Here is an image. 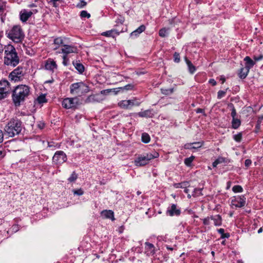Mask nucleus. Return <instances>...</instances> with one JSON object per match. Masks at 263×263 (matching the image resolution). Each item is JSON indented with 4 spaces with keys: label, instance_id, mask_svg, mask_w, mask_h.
Returning a JSON list of instances; mask_svg holds the SVG:
<instances>
[{
    "label": "nucleus",
    "instance_id": "obj_46",
    "mask_svg": "<svg viewBox=\"0 0 263 263\" xmlns=\"http://www.w3.org/2000/svg\"><path fill=\"white\" fill-rule=\"evenodd\" d=\"M211 218H210V216H208L203 219V223L205 226L210 225L211 223Z\"/></svg>",
    "mask_w": 263,
    "mask_h": 263
},
{
    "label": "nucleus",
    "instance_id": "obj_45",
    "mask_svg": "<svg viewBox=\"0 0 263 263\" xmlns=\"http://www.w3.org/2000/svg\"><path fill=\"white\" fill-rule=\"evenodd\" d=\"M234 138V139L236 141V142H240V141L241 140V139H242V134L241 133H238L236 135H235L233 137Z\"/></svg>",
    "mask_w": 263,
    "mask_h": 263
},
{
    "label": "nucleus",
    "instance_id": "obj_33",
    "mask_svg": "<svg viewBox=\"0 0 263 263\" xmlns=\"http://www.w3.org/2000/svg\"><path fill=\"white\" fill-rule=\"evenodd\" d=\"M142 141L145 143H147L150 141V137L147 133H143L141 137Z\"/></svg>",
    "mask_w": 263,
    "mask_h": 263
},
{
    "label": "nucleus",
    "instance_id": "obj_57",
    "mask_svg": "<svg viewBox=\"0 0 263 263\" xmlns=\"http://www.w3.org/2000/svg\"><path fill=\"white\" fill-rule=\"evenodd\" d=\"M209 82V83L211 84L213 86H215L216 85V82L214 79H210Z\"/></svg>",
    "mask_w": 263,
    "mask_h": 263
},
{
    "label": "nucleus",
    "instance_id": "obj_5",
    "mask_svg": "<svg viewBox=\"0 0 263 263\" xmlns=\"http://www.w3.org/2000/svg\"><path fill=\"white\" fill-rule=\"evenodd\" d=\"M7 34L9 39L17 43L21 42L25 36L21 26L17 25L14 26Z\"/></svg>",
    "mask_w": 263,
    "mask_h": 263
},
{
    "label": "nucleus",
    "instance_id": "obj_49",
    "mask_svg": "<svg viewBox=\"0 0 263 263\" xmlns=\"http://www.w3.org/2000/svg\"><path fill=\"white\" fill-rule=\"evenodd\" d=\"M73 193L74 195H77L79 196L82 195L84 194V192L81 189L73 190Z\"/></svg>",
    "mask_w": 263,
    "mask_h": 263
},
{
    "label": "nucleus",
    "instance_id": "obj_56",
    "mask_svg": "<svg viewBox=\"0 0 263 263\" xmlns=\"http://www.w3.org/2000/svg\"><path fill=\"white\" fill-rule=\"evenodd\" d=\"M6 153L4 151H0V160L2 159L5 156Z\"/></svg>",
    "mask_w": 263,
    "mask_h": 263
},
{
    "label": "nucleus",
    "instance_id": "obj_35",
    "mask_svg": "<svg viewBox=\"0 0 263 263\" xmlns=\"http://www.w3.org/2000/svg\"><path fill=\"white\" fill-rule=\"evenodd\" d=\"M169 29L163 28L159 30V34L161 37L166 36L168 33Z\"/></svg>",
    "mask_w": 263,
    "mask_h": 263
},
{
    "label": "nucleus",
    "instance_id": "obj_11",
    "mask_svg": "<svg viewBox=\"0 0 263 263\" xmlns=\"http://www.w3.org/2000/svg\"><path fill=\"white\" fill-rule=\"evenodd\" d=\"M78 102V99L77 97L67 98L63 100L62 104L64 108L70 109L76 107Z\"/></svg>",
    "mask_w": 263,
    "mask_h": 263
},
{
    "label": "nucleus",
    "instance_id": "obj_22",
    "mask_svg": "<svg viewBox=\"0 0 263 263\" xmlns=\"http://www.w3.org/2000/svg\"><path fill=\"white\" fill-rule=\"evenodd\" d=\"M130 104L129 103L128 100H122L120 101L118 103V105L122 108L128 109H130Z\"/></svg>",
    "mask_w": 263,
    "mask_h": 263
},
{
    "label": "nucleus",
    "instance_id": "obj_6",
    "mask_svg": "<svg viewBox=\"0 0 263 263\" xmlns=\"http://www.w3.org/2000/svg\"><path fill=\"white\" fill-rule=\"evenodd\" d=\"M70 89V93L76 96H81L89 91V87L82 82L72 84Z\"/></svg>",
    "mask_w": 263,
    "mask_h": 263
},
{
    "label": "nucleus",
    "instance_id": "obj_44",
    "mask_svg": "<svg viewBox=\"0 0 263 263\" xmlns=\"http://www.w3.org/2000/svg\"><path fill=\"white\" fill-rule=\"evenodd\" d=\"M80 16L81 17H87L89 18L90 14L85 10H83L81 12Z\"/></svg>",
    "mask_w": 263,
    "mask_h": 263
},
{
    "label": "nucleus",
    "instance_id": "obj_64",
    "mask_svg": "<svg viewBox=\"0 0 263 263\" xmlns=\"http://www.w3.org/2000/svg\"><path fill=\"white\" fill-rule=\"evenodd\" d=\"M196 112H197V113H201V112H203V109H201V108H198V109H197Z\"/></svg>",
    "mask_w": 263,
    "mask_h": 263
},
{
    "label": "nucleus",
    "instance_id": "obj_23",
    "mask_svg": "<svg viewBox=\"0 0 263 263\" xmlns=\"http://www.w3.org/2000/svg\"><path fill=\"white\" fill-rule=\"evenodd\" d=\"M138 115L140 117H152V114L151 110H146L143 111H140L138 113Z\"/></svg>",
    "mask_w": 263,
    "mask_h": 263
},
{
    "label": "nucleus",
    "instance_id": "obj_58",
    "mask_svg": "<svg viewBox=\"0 0 263 263\" xmlns=\"http://www.w3.org/2000/svg\"><path fill=\"white\" fill-rule=\"evenodd\" d=\"M3 138H4L3 132L2 130L0 129V143L3 142Z\"/></svg>",
    "mask_w": 263,
    "mask_h": 263
},
{
    "label": "nucleus",
    "instance_id": "obj_47",
    "mask_svg": "<svg viewBox=\"0 0 263 263\" xmlns=\"http://www.w3.org/2000/svg\"><path fill=\"white\" fill-rule=\"evenodd\" d=\"M174 61L176 63H179L180 61V55L177 52H175L174 54Z\"/></svg>",
    "mask_w": 263,
    "mask_h": 263
},
{
    "label": "nucleus",
    "instance_id": "obj_27",
    "mask_svg": "<svg viewBox=\"0 0 263 263\" xmlns=\"http://www.w3.org/2000/svg\"><path fill=\"white\" fill-rule=\"evenodd\" d=\"M134 88V85L132 84H128L123 87L117 88V89L121 90L122 91L132 90Z\"/></svg>",
    "mask_w": 263,
    "mask_h": 263
},
{
    "label": "nucleus",
    "instance_id": "obj_52",
    "mask_svg": "<svg viewBox=\"0 0 263 263\" xmlns=\"http://www.w3.org/2000/svg\"><path fill=\"white\" fill-rule=\"evenodd\" d=\"M6 5L4 4L0 5V13L2 14L4 12V10L5 9Z\"/></svg>",
    "mask_w": 263,
    "mask_h": 263
},
{
    "label": "nucleus",
    "instance_id": "obj_40",
    "mask_svg": "<svg viewBox=\"0 0 263 263\" xmlns=\"http://www.w3.org/2000/svg\"><path fill=\"white\" fill-rule=\"evenodd\" d=\"M202 195V189L199 188H196L194 190L192 193V196L194 197L199 196Z\"/></svg>",
    "mask_w": 263,
    "mask_h": 263
},
{
    "label": "nucleus",
    "instance_id": "obj_63",
    "mask_svg": "<svg viewBox=\"0 0 263 263\" xmlns=\"http://www.w3.org/2000/svg\"><path fill=\"white\" fill-rule=\"evenodd\" d=\"M218 164V163L217 162V161L215 160L214 162H213L212 165L214 167H215L217 166V165Z\"/></svg>",
    "mask_w": 263,
    "mask_h": 263
},
{
    "label": "nucleus",
    "instance_id": "obj_24",
    "mask_svg": "<svg viewBox=\"0 0 263 263\" xmlns=\"http://www.w3.org/2000/svg\"><path fill=\"white\" fill-rule=\"evenodd\" d=\"M186 63L188 66L189 71L191 73L193 74L196 70L195 67L193 65L192 62L187 60L186 58H185Z\"/></svg>",
    "mask_w": 263,
    "mask_h": 263
},
{
    "label": "nucleus",
    "instance_id": "obj_10",
    "mask_svg": "<svg viewBox=\"0 0 263 263\" xmlns=\"http://www.w3.org/2000/svg\"><path fill=\"white\" fill-rule=\"evenodd\" d=\"M166 214L171 217L179 216L181 214V209L176 204H171L167 208Z\"/></svg>",
    "mask_w": 263,
    "mask_h": 263
},
{
    "label": "nucleus",
    "instance_id": "obj_8",
    "mask_svg": "<svg viewBox=\"0 0 263 263\" xmlns=\"http://www.w3.org/2000/svg\"><path fill=\"white\" fill-rule=\"evenodd\" d=\"M10 90L9 83L7 80L0 81V100L6 97Z\"/></svg>",
    "mask_w": 263,
    "mask_h": 263
},
{
    "label": "nucleus",
    "instance_id": "obj_55",
    "mask_svg": "<svg viewBox=\"0 0 263 263\" xmlns=\"http://www.w3.org/2000/svg\"><path fill=\"white\" fill-rule=\"evenodd\" d=\"M251 162H251V160H250V159H246L245 160V166H247V167L250 166L251 165Z\"/></svg>",
    "mask_w": 263,
    "mask_h": 263
},
{
    "label": "nucleus",
    "instance_id": "obj_3",
    "mask_svg": "<svg viewBox=\"0 0 263 263\" xmlns=\"http://www.w3.org/2000/svg\"><path fill=\"white\" fill-rule=\"evenodd\" d=\"M22 129V122L17 119H12L5 126L6 134L10 137L18 135Z\"/></svg>",
    "mask_w": 263,
    "mask_h": 263
},
{
    "label": "nucleus",
    "instance_id": "obj_16",
    "mask_svg": "<svg viewBox=\"0 0 263 263\" xmlns=\"http://www.w3.org/2000/svg\"><path fill=\"white\" fill-rule=\"evenodd\" d=\"M145 253L147 256H152L155 253V247L151 243L145 242Z\"/></svg>",
    "mask_w": 263,
    "mask_h": 263
},
{
    "label": "nucleus",
    "instance_id": "obj_42",
    "mask_svg": "<svg viewBox=\"0 0 263 263\" xmlns=\"http://www.w3.org/2000/svg\"><path fill=\"white\" fill-rule=\"evenodd\" d=\"M229 107L231 108V111H231V116H232V118H236L237 113H236V109L234 106V105L232 103H230V104H229Z\"/></svg>",
    "mask_w": 263,
    "mask_h": 263
},
{
    "label": "nucleus",
    "instance_id": "obj_28",
    "mask_svg": "<svg viewBox=\"0 0 263 263\" xmlns=\"http://www.w3.org/2000/svg\"><path fill=\"white\" fill-rule=\"evenodd\" d=\"M189 182L187 181H184L181 183H175L174 186L176 188L184 189L189 186Z\"/></svg>",
    "mask_w": 263,
    "mask_h": 263
},
{
    "label": "nucleus",
    "instance_id": "obj_51",
    "mask_svg": "<svg viewBox=\"0 0 263 263\" xmlns=\"http://www.w3.org/2000/svg\"><path fill=\"white\" fill-rule=\"evenodd\" d=\"M86 5V3L85 2L82 1V2H81L80 3H79L77 5V7L80 8H82L85 7Z\"/></svg>",
    "mask_w": 263,
    "mask_h": 263
},
{
    "label": "nucleus",
    "instance_id": "obj_48",
    "mask_svg": "<svg viewBox=\"0 0 263 263\" xmlns=\"http://www.w3.org/2000/svg\"><path fill=\"white\" fill-rule=\"evenodd\" d=\"M226 94V91L223 90H219L217 93V98L220 99L223 97Z\"/></svg>",
    "mask_w": 263,
    "mask_h": 263
},
{
    "label": "nucleus",
    "instance_id": "obj_9",
    "mask_svg": "<svg viewBox=\"0 0 263 263\" xmlns=\"http://www.w3.org/2000/svg\"><path fill=\"white\" fill-rule=\"evenodd\" d=\"M67 160V156L65 153L62 151L55 153L52 158V161L55 164H62Z\"/></svg>",
    "mask_w": 263,
    "mask_h": 263
},
{
    "label": "nucleus",
    "instance_id": "obj_59",
    "mask_svg": "<svg viewBox=\"0 0 263 263\" xmlns=\"http://www.w3.org/2000/svg\"><path fill=\"white\" fill-rule=\"evenodd\" d=\"M218 233L219 234H221V235H223L224 234V230L223 229L221 228V229H219L218 230Z\"/></svg>",
    "mask_w": 263,
    "mask_h": 263
},
{
    "label": "nucleus",
    "instance_id": "obj_61",
    "mask_svg": "<svg viewBox=\"0 0 263 263\" xmlns=\"http://www.w3.org/2000/svg\"><path fill=\"white\" fill-rule=\"evenodd\" d=\"M59 1L60 0H50V1L53 3V7H56L57 6L56 3Z\"/></svg>",
    "mask_w": 263,
    "mask_h": 263
},
{
    "label": "nucleus",
    "instance_id": "obj_4",
    "mask_svg": "<svg viewBox=\"0 0 263 263\" xmlns=\"http://www.w3.org/2000/svg\"><path fill=\"white\" fill-rule=\"evenodd\" d=\"M159 154L157 152L146 153L139 155L134 160V163L136 166H143L147 164L149 161L159 157Z\"/></svg>",
    "mask_w": 263,
    "mask_h": 263
},
{
    "label": "nucleus",
    "instance_id": "obj_32",
    "mask_svg": "<svg viewBox=\"0 0 263 263\" xmlns=\"http://www.w3.org/2000/svg\"><path fill=\"white\" fill-rule=\"evenodd\" d=\"M202 145V143L201 142H194L193 143H191L190 144V146H187L186 145V148L190 149H197L201 147Z\"/></svg>",
    "mask_w": 263,
    "mask_h": 263
},
{
    "label": "nucleus",
    "instance_id": "obj_15",
    "mask_svg": "<svg viewBox=\"0 0 263 263\" xmlns=\"http://www.w3.org/2000/svg\"><path fill=\"white\" fill-rule=\"evenodd\" d=\"M32 14L33 12L31 11L22 10L20 13V20L22 22H26Z\"/></svg>",
    "mask_w": 263,
    "mask_h": 263
},
{
    "label": "nucleus",
    "instance_id": "obj_50",
    "mask_svg": "<svg viewBox=\"0 0 263 263\" xmlns=\"http://www.w3.org/2000/svg\"><path fill=\"white\" fill-rule=\"evenodd\" d=\"M253 59L255 62L260 61L263 59V55L260 54L259 56H254Z\"/></svg>",
    "mask_w": 263,
    "mask_h": 263
},
{
    "label": "nucleus",
    "instance_id": "obj_2",
    "mask_svg": "<svg viewBox=\"0 0 263 263\" xmlns=\"http://www.w3.org/2000/svg\"><path fill=\"white\" fill-rule=\"evenodd\" d=\"M30 92V88L27 85H20L16 86L12 94V99L15 105L20 106L21 103L28 98Z\"/></svg>",
    "mask_w": 263,
    "mask_h": 263
},
{
    "label": "nucleus",
    "instance_id": "obj_39",
    "mask_svg": "<svg viewBox=\"0 0 263 263\" xmlns=\"http://www.w3.org/2000/svg\"><path fill=\"white\" fill-rule=\"evenodd\" d=\"M54 44L58 46L62 45L63 46L64 44V41L61 37H57L54 40Z\"/></svg>",
    "mask_w": 263,
    "mask_h": 263
},
{
    "label": "nucleus",
    "instance_id": "obj_25",
    "mask_svg": "<svg viewBox=\"0 0 263 263\" xmlns=\"http://www.w3.org/2000/svg\"><path fill=\"white\" fill-rule=\"evenodd\" d=\"M241 124V121L239 119L237 118H232V128L234 129H237L238 128Z\"/></svg>",
    "mask_w": 263,
    "mask_h": 263
},
{
    "label": "nucleus",
    "instance_id": "obj_37",
    "mask_svg": "<svg viewBox=\"0 0 263 263\" xmlns=\"http://www.w3.org/2000/svg\"><path fill=\"white\" fill-rule=\"evenodd\" d=\"M162 93L165 95H170L173 93L174 92V88H171L169 89H163L162 88L161 89Z\"/></svg>",
    "mask_w": 263,
    "mask_h": 263
},
{
    "label": "nucleus",
    "instance_id": "obj_53",
    "mask_svg": "<svg viewBox=\"0 0 263 263\" xmlns=\"http://www.w3.org/2000/svg\"><path fill=\"white\" fill-rule=\"evenodd\" d=\"M37 127L42 129L45 127V123L43 122H40L37 124Z\"/></svg>",
    "mask_w": 263,
    "mask_h": 263
},
{
    "label": "nucleus",
    "instance_id": "obj_60",
    "mask_svg": "<svg viewBox=\"0 0 263 263\" xmlns=\"http://www.w3.org/2000/svg\"><path fill=\"white\" fill-rule=\"evenodd\" d=\"M230 237V234L229 233H224L223 235L221 236V238H229Z\"/></svg>",
    "mask_w": 263,
    "mask_h": 263
},
{
    "label": "nucleus",
    "instance_id": "obj_36",
    "mask_svg": "<svg viewBox=\"0 0 263 263\" xmlns=\"http://www.w3.org/2000/svg\"><path fill=\"white\" fill-rule=\"evenodd\" d=\"M217 162L218 163V164L220 163H228L230 162V160L226 158L222 157H219L216 160Z\"/></svg>",
    "mask_w": 263,
    "mask_h": 263
},
{
    "label": "nucleus",
    "instance_id": "obj_7",
    "mask_svg": "<svg viewBox=\"0 0 263 263\" xmlns=\"http://www.w3.org/2000/svg\"><path fill=\"white\" fill-rule=\"evenodd\" d=\"M25 73L22 67H18L14 69L9 75V78L11 81L18 82L22 81Z\"/></svg>",
    "mask_w": 263,
    "mask_h": 263
},
{
    "label": "nucleus",
    "instance_id": "obj_1",
    "mask_svg": "<svg viewBox=\"0 0 263 263\" xmlns=\"http://www.w3.org/2000/svg\"><path fill=\"white\" fill-rule=\"evenodd\" d=\"M4 64L15 67L20 62V59L13 46L8 44L4 47Z\"/></svg>",
    "mask_w": 263,
    "mask_h": 263
},
{
    "label": "nucleus",
    "instance_id": "obj_43",
    "mask_svg": "<svg viewBox=\"0 0 263 263\" xmlns=\"http://www.w3.org/2000/svg\"><path fill=\"white\" fill-rule=\"evenodd\" d=\"M78 178V175L77 174L74 172H73L71 175H70V176L68 178V180L70 182H74V181L76 180V179H77Z\"/></svg>",
    "mask_w": 263,
    "mask_h": 263
},
{
    "label": "nucleus",
    "instance_id": "obj_20",
    "mask_svg": "<svg viewBox=\"0 0 263 263\" xmlns=\"http://www.w3.org/2000/svg\"><path fill=\"white\" fill-rule=\"evenodd\" d=\"M212 220H213L215 226H220L222 224V218L219 215H212L210 216Z\"/></svg>",
    "mask_w": 263,
    "mask_h": 263
},
{
    "label": "nucleus",
    "instance_id": "obj_17",
    "mask_svg": "<svg viewBox=\"0 0 263 263\" xmlns=\"http://www.w3.org/2000/svg\"><path fill=\"white\" fill-rule=\"evenodd\" d=\"M101 216L104 218L110 219L111 220H114V213L111 210H103L101 213Z\"/></svg>",
    "mask_w": 263,
    "mask_h": 263
},
{
    "label": "nucleus",
    "instance_id": "obj_18",
    "mask_svg": "<svg viewBox=\"0 0 263 263\" xmlns=\"http://www.w3.org/2000/svg\"><path fill=\"white\" fill-rule=\"evenodd\" d=\"M244 61H245V68L247 71H250V69L252 68L255 64V62L253 61L249 57L247 56L244 58Z\"/></svg>",
    "mask_w": 263,
    "mask_h": 263
},
{
    "label": "nucleus",
    "instance_id": "obj_12",
    "mask_svg": "<svg viewBox=\"0 0 263 263\" xmlns=\"http://www.w3.org/2000/svg\"><path fill=\"white\" fill-rule=\"evenodd\" d=\"M246 198L243 195L233 197L231 201L232 205L236 208H242L246 204Z\"/></svg>",
    "mask_w": 263,
    "mask_h": 263
},
{
    "label": "nucleus",
    "instance_id": "obj_29",
    "mask_svg": "<svg viewBox=\"0 0 263 263\" xmlns=\"http://www.w3.org/2000/svg\"><path fill=\"white\" fill-rule=\"evenodd\" d=\"M73 65L79 73H82L84 71V66L81 63L76 62Z\"/></svg>",
    "mask_w": 263,
    "mask_h": 263
},
{
    "label": "nucleus",
    "instance_id": "obj_34",
    "mask_svg": "<svg viewBox=\"0 0 263 263\" xmlns=\"http://www.w3.org/2000/svg\"><path fill=\"white\" fill-rule=\"evenodd\" d=\"M36 101L39 104H42L46 102L47 100L46 99L45 95L43 94L40 95L37 98Z\"/></svg>",
    "mask_w": 263,
    "mask_h": 263
},
{
    "label": "nucleus",
    "instance_id": "obj_26",
    "mask_svg": "<svg viewBox=\"0 0 263 263\" xmlns=\"http://www.w3.org/2000/svg\"><path fill=\"white\" fill-rule=\"evenodd\" d=\"M128 101L129 103L130 104L129 105L130 108L134 106H138L141 103V102L139 101V99L136 98H135L133 99L128 100Z\"/></svg>",
    "mask_w": 263,
    "mask_h": 263
},
{
    "label": "nucleus",
    "instance_id": "obj_31",
    "mask_svg": "<svg viewBox=\"0 0 263 263\" xmlns=\"http://www.w3.org/2000/svg\"><path fill=\"white\" fill-rule=\"evenodd\" d=\"M47 146L49 148H51L52 149H55V148H60V144L58 143H55L53 141H48L47 142Z\"/></svg>",
    "mask_w": 263,
    "mask_h": 263
},
{
    "label": "nucleus",
    "instance_id": "obj_14",
    "mask_svg": "<svg viewBox=\"0 0 263 263\" xmlns=\"http://www.w3.org/2000/svg\"><path fill=\"white\" fill-rule=\"evenodd\" d=\"M45 68L46 70L53 72L55 69L57 68V65L52 59H48L45 63Z\"/></svg>",
    "mask_w": 263,
    "mask_h": 263
},
{
    "label": "nucleus",
    "instance_id": "obj_30",
    "mask_svg": "<svg viewBox=\"0 0 263 263\" xmlns=\"http://www.w3.org/2000/svg\"><path fill=\"white\" fill-rule=\"evenodd\" d=\"M249 72V71H247V70L245 68H241L240 69L239 76L241 79H243L247 77Z\"/></svg>",
    "mask_w": 263,
    "mask_h": 263
},
{
    "label": "nucleus",
    "instance_id": "obj_54",
    "mask_svg": "<svg viewBox=\"0 0 263 263\" xmlns=\"http://www.w3.org/2000/svg\"><path fill=\"white\" fill-rule=\"evenodd\" d=\"M63 64L64 65H67V55L64 54V55L63 56Z\"/></svg>",
    "mask_w": 263,
    "mask_h": 263
},
{
    "label": "nucleus",
    "instance_id": "obj_21",
    "mask_svg": "<svg viewBox=\"0 0 263 263\" xmlns=\"http://www.w3.org/2000/svg\"><path fill=\"white\" fill-rule=\"evenodd\" d=\"M145 30V26L143 25H141L137 29L133 31L130 35L131 37H137L140 33Z\"/></svg>",
    "mask_w": 263,
    "mask_h": 263
},
{
    "label": "nucleus",
    "instance_id": "obj_38",
    "mask_svg": "<svg viewBox=\"0 0 263 263\" xmlns=\"http://www.w3.org/2000/svg\"><path fill=\"white\" fill-rule=\"evenodd\" d=\"M195 159V157L193 156H191L190 157L186 158L184 160V163L186 165L189 166L191 165V164L193 160Z\"/></svg>",
    "mask_w": 263,
    "mask_h": 263
},
{
    "label": "nucleus",
    "instance_id": "obj_62",
    "mask_svg": "<svg viewBox=\"0 0 263 263\" xmlns=\"http://www.w3.org/2000/svg\"><path fill=\"white\" fill-rule=\"evenodd\" d=\"M4 50V47H3V45L0 43V54L2 53Z\"/></svg>",
    "mask_w": 263,
    "mask_h": 263
},
{
    "label": "nucleus",
    "instance_id": "obj_13",
    "mask_svg": "<svg viewBox=\"0 0 263 263\" xmlns=\"http://www.w3.org/2000/svg\"><path fill=\"white\" fill-rule=\"evenodd\" d=\"M61 52L64 54L67 55L72 53H77L78 48L76 46L68 45H63V47L61 49Z\"/></svg>",
    "mask_w": 263,
    "mask_h": 263
},
{
    "label": "nucleus",
    "instance_id": "obj_19",
    "mask_svg": "<svg viewBox=\"0 0 263 263\" xmlns=\"http://www.w3.org/2000/svg\"><path fill=\"white\" fill-rule=\"evenodd\" d=\"M122 31H119L118 30L116 29H111L110 30H108L105 32L102 33V35L105 36H111L112 37H115V36L118 35Z\"/></svg>",
    "mask_w": 263,
    "mask_h": 263
},
{
    "label": "nucleus",
    "instance_id": "obj_41",
    "mask_svg": "<svg viewBox=\"0 0 263 263\" xmlns=\"http://www.w3.org/2000/svg\"><path fill=\"white\" fill-rule=\"evenodd\" d=\"M232 191L234 193H241L243 191L242 187L239 185H234L232 188Z\"/></svg>",
    "mask_w": 263,
    "mask_h": 263
}]
</instances>
